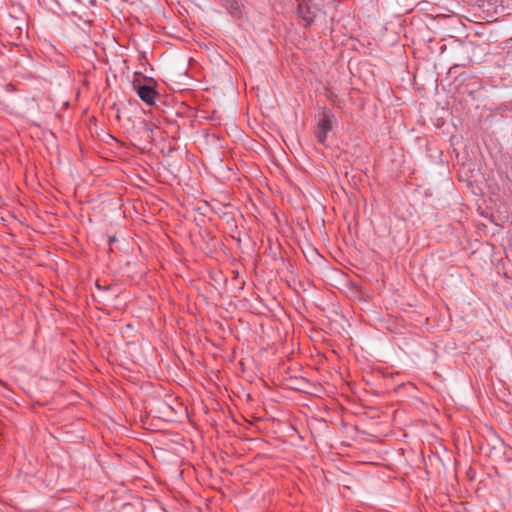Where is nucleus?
Masks as SVG:
<instances>
[{"label":"nucleus","mask_w":512,"mask_h":512,"mask_svg":"<svg viewBox=\"0 0 512 512\" xmlns=\"http://www.w3.org/2000/svg\"><path fill=\"white\" fill-rule=\"evenodd\" d=\"M299 15L308 23H312L316 18V12H312L309 3L303 0L298 5Z\"/></svg>","instance_id":"nucleus-1"},{"label":"nucleus","mask_w":512,"mask_h":512,"mask_svg":"<svg viewBox=\"0 0 512 512\" xmlns=\"http://www.w3.org/2000/svg\"><path fill=\"white\" fill-rule=\"evenodd\" d=\"M138 96L145 103L152 105L154 103L155 91L149 86H139L137 90Z\"/></svg>","instance_id":"nucleus-2"},{"label":"nucleus","mask_w":512,"mask_h":512,"mask_svg":"<svg viewBox=\"0 0 512 512\" xmlns=\"http://www.w3.org/2000/svg\"><path fill=\"white\" fill-rule=\"evenodd\" d=\"M318 129L328 133L332 129V118L328 115H323L322 119L319 121Z\"/></svg>","instance_id":"nucleus-3"},{"label":"nucleus","mask_w":512,"mask_h":512,"mask_svg":"<svg viewBox=\"0 0 512 512\" xmlns=\"http://www.w3.org/2000/svg\"><path fill=\"white\" fill-rule=\"evenodd\" d=\"M327 134H328V133H325L324 131H322V130H320V129H319V130H318V132H317V138H318V140H319L320 142H324V141H325V139H326Z\"/></svg>","instance_id":"nucleus-4"}]
</instances>
